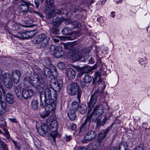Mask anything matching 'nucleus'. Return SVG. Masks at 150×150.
<instances>
[{"mask_svg": "<svg viewBox=\"0 0 150 150\" xmlns=\"http://www.w3.org/2000/svg\"><path fill=\"white\" fill-rule=\"evenodd\" d=\"M33 12H34V13L37 14L38 16H40L41 18H43V17H44V16H43L42 14H41L38 11H34Z\"/></svg>", "mask_w": 150, "mask_h": 150, "instance_id": "nucleus-49", "label": "nucleus"}, {"mask_svg": "<svg viewBox=\"0 0 150 150\" xmlns=\"http://www.w3.org/2000/svg\"><path fill=\"white\" fill-rule=\"evenodd\" d=\"M40 81L38 76L35 75L34 77L31 78L29 77L25 78L23 80V83L25 88H29L32 85L37 89H40L41 88L44 89V84L40 83Z\"/></svg>", "mask_w": 150, "mask_h": 150, "instance_id": "nucleus-3", "label": "nucleus"}, {"mask_svg": "<svg viewBox=\"0 0 150 150\" xmlns=\"http://www.w3.org/2000/svg\"><path fill=\"white\" fill-rule=\"evenodd\" d=\"M112 125L108 127L106 129L103 130L99 133L98 137V141L100 143L103 139L106 137L108 133L112 127Z\"/></svg>", "mask_w": 150, "mask_h": 150, "instance_id": "nucleus-15", "label": "nucleus"}, {"mask_svg": "<svg viewBox=\"0 0 150 150\" xmlns=\"http://www.w3.org/2000/svg\"><path fill=\"white\" fill-rule=\"evenodd\" d=\"M134 150H144V149L142 146H137L135 148Z\"/></svg>", "mask_w": 150, "mask_h": 150, "instance_id": "nucleus-54", "label": "nucleus"}, {"mask_svg": "<svg viewBox=\"0 0 150 150\" xmlns=\"http://www.w3.org/2000/svg\"><path fill=\"white\" fill-rule=\"evenodd\" d=\"M10 120L13 122L16 123L17 121L16 120V119L15 118H9Z\"/></svg>", "mask_w": 150, "mask_h": 150, "instance_id": "nucleus-57", "label": "nucleus"}, {"mask_svg": "<svg viewBox=\"0 0 150 150\" xmlns=\"http://www.w3.org/2000/svg\"><path fill=\"white\" fill-rule=\"evenodd\" d=\"M87 110V106L85 105H82L80 106L79 108V111L80 113L83 114L86 112Z\"/></svg>", "mask_w": 150, "mask_h": 150, "instance_id": "nucleus-34", "label": "nucleus"}, {"mask_svg": "<svg viewBox=\"0 0 150 150\" xmlns=\"http://www.w3.org/2000/svg\"><path fill=\"white\" fill-rule=\"evenodd\" d=\"M20 76L21 74L19 71L16 70L12 71L11 77L14 83L17 84L19 82Z\"/></svg>", "mask_w": 150, "mask_h": 150, "instance_id": "nucleus-17", "label": "nucleus"}, {"mask_svg": "<svg viewBox=\"0 0 150 150\" xmlns=\"http://www.w3.org/2000/svg\"><path fill=\"white\" fill-rule=\"evenodd\" d=\"M91 115H88L84 122L82 124L80 128L79 132H85L86 130L87 127H89L91 122Z\"/></svg>", "mask_w": 150, "mask_h": 150, "instance_id": "nucleus-14", "label": "nucleus"}, {"mask_svg": "<svg viewBox=\"0 0 150 150\" xmlns=\"http://www.w3.org/2000/svg\"><path fill=\"white\" fill-rule=\"evenodd\" d=\"M33 12H34V13L37 14L38 16H40L41 18H43V17H44V16H43L42 14H41L38 11H34Z\"/></svg>", "mask_w": 150, "mask_h": 150, "instance_id": "nucleus-50", "label": "nucleus"}, {"mask_svg": "<svg viewBox=\"0 0 150 150\" xmlns=\"http://www.w3.org/2000/svg\"><path fill=\"white\" fill-rule=\"evenodd\" d=\"M83 80L87 83H89L92 81V78L90 75L88 74H86L85 75Z\"/></svg>", "mask_w": 150, "mask_h": 150, "instance_id": "nucleus-33", "label": "nucleus"}, {"mask_svg": "<svg viewBox=\"0 0 150 150\" xmlns=\"http://www.w3.org/2000/svg\"><path fill=\"white\" fill-rule=\"evenodd\" d=\"M66 74L69 79H74L76 76V73L74 70L72 68H69L66 70Z\"/></svg>", "mask_w": 150, "mask_h": 150, "instance_id": "nucleus-19", "label": "nucleus"}, {"mask_svg": "<svg viewBox=\"0 0 150 150\" xmlns=\"http://www.w3.org/2000/svg\"><path fill=\"white\" fill-rule=\"evenodd\" d=\"M71 29L69 28H64L62 30V34L65 35H71L72 34Z\"/></svg>", "mask_w": 150, "mask_h": 150, "instance_id": "nucleus-28", "label": "nucleus"}, {"mask_svg": "<svg viewBox=\"0 0 150 150\" xmlns=\"http://www.w3.org/2000/svg\"><path fill=\"white\" fill-rule=\"evenodd\" d=\"M115 12L113 11H112L111 13V15L110 16L112 18H114L115 16V15L114 14Z\"/></svg>", "mask_w": 150, "mask_h": 150, "instance_id": "nucleus-60", "label": "nucleus"}, {"mask_svg": "<svg viewBox=\"0 0 150 150\" xmlns=\"http://www.w3.org/2000/svg\"><path fill=\"white\" fill-rule=\"evenodd\" d=\"M36 30H33L27 31L28 38H32L37 33Z\"/></svg>", "mask_w": 150, "mask_h": 150, "instance_id": "nucleus-39", "label": "nucleus"}, {"mask_svg": "<svg viewBox=\"0 0 150 150\" xmlns=\"http://www.w3.org/2000/svg\"><path fill=\"white\" fill-rule=\"evenodd\" d=\"M72 45L71 43H67L64 45V47L65 49L70 50L72 49V48H71Z\"/></svg>", "mask_w": 150, "mask_h": 150, "instance_id": "nucleus-46", "label": "nucleus"}, {"mask_svg": "<svg viewBox=\"0 0 150 150\" xmlns=\"http://www.w3.org/2000/svg\"><path fill=\"white\" fill-rule=\"evenodd\" d=\"M90 52V50L86 48L81 51V53L77 50H71L69 53L70 57L75 61L81 60L82 58L87 56Z\"/></svg>", "mask_w": 150, "mask_h": 150, "instance_id": "nucleus-5", "label": "nucleus"}, {"mask_svg": "<svg viewBox=\"0 0 150 150\" xmlns=\"http://www.w3.org/2000/svg\"><path fill=\"white\" fill-rule=\"evenodd\" d=\"M50 126V136L52 138L54 141H55L56 137L59 135L58 132L57 127L58 124L57 121L56 120H52L49 125Z\"/></svg>", "mask_w": 150, "mask_h": 150, "instance_id": "nucleus-9", "label": "nucleus"}, {"mask_svg": "<svg viewBox=\"0 0 150 150\" xmlns=\"http://www.w3.org/2000/svg\"><path fill=\"white\" fill-rule=\"evenodd\" d=\"M80 150H87V149L84 147H81Z\"/></svg>", "mask_w": 150, "mask_h": 150, "instance_id": "nucleus-64", "label": "nucleus"}, {"mask_svg": "<svg viewBox=\"0 0 150 150\" xmlns=\"http://www.w3.org/2000/svg\"><path fill=\"white\" fill-rule=\"evenodd\" d=\"M71 129L73 130H75L76 129V125H73L71 126Z\"/></svg>", "mask_w": 150, "mask_h": 150, "instance_id": "nucleus-55", "label": "nucleus"}, {"mask_svg": "<svg viewBox=\"0 0 150 150\" xmlns=\"http://www.w3.org/2000/svg\"><path fill=\"white\" fill-rule=\"evenodd\" d=\"M122 3V0H119L118 1H117L116 2V4H118L119 3Z\"/></svg>", "mask_w": 150, "mask_h": 150, "instance_id": "nucleus-62", "label": "nucleus"}, {"mask_svg": "<svg viewBox=\"0 0 150 150\" xmlns=\"http://www.w3.org/2000/svg\"><path fill=\"white\" fill-rule=\"evenodd\" d=\"M51 74L52 76L54 77H56L58 75V73L56 70V68L54 67L53 65H51L50 66Z\"/></svg>", "mask_w": 150, "mask_h": 150, "instance_id": "nucleus-29", "label": "nucleus"}, {"mask_svg": "<svg viewBox=\"0 0 150 150\" xmlns=\"http://www.w3.org/2000/svg\"><path fill=\"white\" fill-rule=\"evenodd\" d=\"M13 36L14 38H18L19 39H20L21 36H18L16 35H13Z\"/></svg>", "mask_w": 150, "mask_h": 150, "instance_id": "nucleus-61", "label": "nucleus"}, {"mask_svg": "<svg viewBox=\"0 0 150 150\" xmlns=\"http://www.w3.org/2000/svg\"><path fill=\"white\" fill-rule=\"evenodd\" d=\"M79 102H77L75 101H74L72 102L71 107L70 109L71 110H74V111H76L79 108V103H80V101Z\"/></svg>", "mask_w": 150, "mask_h": 150, "instance_id": "nucleus-27", "label": "nucleus"}, {"mask_svg": "<svg viewBox=\"0 0 150 150\" xmlns=\"http://www.w3.org/2000/svg\"><path fill=\"white\" fill-rule=\"evenodd\" d=\"M6 99L7 102L9 104H12L14 103V98L12 94L11 93H8L6 94Z\"/></svg>", "mask_w": 150, "mask_h": 150, "instance_id": "nucleus-23", "label": "nucleus"}, {"mask_svg": "<svg viewBox=\"0 0 150 150\" xmlns=\"http://www.w3.org/2000/svg\"><path fill=\"white\" fill-rule=\"evenodd\" d=\"M49 37L42 33L35 37L33 40V43L35 44H40L41 48H44L48 45Z\"/></svg>", "mask_w": 150, "mask_h": 150, "instance_id": "nucleus-4", "label": "nucleus"}, {"mask_svg": "<svg viewBox=\"0 0 150 150\" xmlns=\"http://www.w3.org/2000/svg\"><path fill=\"white\" fill-rule=\"evenodd\" d=\"M4 130L5 132V133H4V134H3L7 138H8L9 137V134L8 133V130L6 129H4Z\"/></svg>", "mask_w": 150, "mask_h": 150, "instance_id": "nucleus-48", "label": "nucleus"}, {"mask_svg": "<svg viewBox=\"0 0 150 150\" xmlns=\"http://www.w3.org/2000/svg\"><path fill=\"white\" fill-rule=\"evenodd\" d=\"M110 150H117V149L115 147H113L111 148Z\"/></svg>", "mask_w": 150, "mask_h": 150, "instance_id": "nucleus-63", "label": "nucleus"}, {"mask_svg": "<svg viewBox=\"0 0 150 150\" xmlns=\"http://www.w3.org/2000/svg\"><path fill=\"white\" fill-rule=\"evenodd\" d=\"M57 27L53 26L51 29V31L52 33L54 34H57L58 32H59V30L57 28Z\"/></svg>", "mask_w": 150, "mask_h": 150, "instance_id": "nucleus-43", "label": "nucleus"}, {"mask_svg": "<svg viewBox=\"0 0 150 150\" xmlns=\"http://www.w3.org/2000/svg\"><path fill=\"white\" fill-rule=\"evenodd\" d=\"M61 21L60 18L58 17H56L53 20L52 25L54 26L57 27L60 24Z\"/></svg>", "mask_w": 150, "mask_h": 150, "instance_id": "nucleus-32", "label": "nucleus"}, {"mask_svg": "<svg viewBox=\"0 0 150 150\" xmlns=\"http://www.w3.org/2000/svg\"><path fill=\"white\" fill-rule=\"evenodd\" d=\"M50 124H45L44 123H41L40 126L38 127L37 124L36 127L38 133L42 136H45L46 135V133L50 131Z\"/></svg>", "mask_w": 150, "mask_h": 150, "instance_id": "nucleus-11", "label": "nucleus"}, {"mask_svg": "<svg viewBox=\"0 0 150 150\" xmlns=\"http://www.w3.org/2000/svg\"><path fill=\"white\" fill-rule=\"evenodd\" d=\"M96 136V133L94 131L90 130L86 133L81 142L83 143H86L88 141L94 139Z\"/></svg>", "mask_w": 150, "mask_h": 150, "instance_id": "nucleus-12", "label": "nucleus"}, {"mask_svg": "<svg viewBox=\"0 0 150 150\" xmlns=\"http://www.w3.org/2000/svg\"><path fill=\"white\" fill-rule=\"evenodd\" d=\"M66 139L67 141H69L71 139V136L69 135L68 136H66Z\"/></svg>", "mask_w": 150, "mask_h": 150, "instance_id": "nucleus-56", "label": "nucleus"}, {"mask_svg": "<svg viewBox=\"0 0 150 150\" xmlns=\"http://www.w3.org/2000/svg\"><path fill=\"white\" fill-rule=\"evenodd\" d=\"M80 72L79 74V75L81 76H82L83 73L84 71V68L83 67H78L76 68Z\"/></svg>", "mask_w": 150, "mask_h": 150, "instance_id": "nucleus-42", "label": "nucleus"}, {"mask_svg": "<svg viewBox=\"0 0 150 150\" xmlns=\"http://www.w3.org/2000/svg\"><path fill=\"white\" fill-rule=\"evenodd\" d=\"M69 118L71 121L74 120L76 117L75 111L70 110L67 114Z\"/></svg>", "mask_w": 150, "mask_h": 150, "instance_id": "nucleus-26", "label": "nucleus"}, {"mask_svg": "<svg viewBox=\"0 0 150 150\" xmlns=\"http://www.w3.org/2000/svg\"><path fill=\"white\" fill-rule=\"evenodd\" d=\"M12 141L13 144L15 145V147L18 149H20V145L19 143L17 142L16 141L14 140H12Z\"/></svg>", "mask_w": 150, "mask_h": 150, "instance_id": "nucleus-45", "label": "nucleus"}, {"mask_svg": "<svg viewBox=\"0 0 150 150\" xmlns=\"http://www.w3.org/2000/svg\"><path fill=\"white\" fill-rule=\"evenodd\" d=\"M19 23H17L16 22H13L12 25H13L12 29L13 30L17 31L18 30H20L21 28L19 26H21L20 25Z\"/></svg>", "mask_w": 150, "mask_h": 150, "instance_id": "nucleus-36", "label": "nucleus"}, {"mask_svg": "<svg viewBox=\"0 0 150 150\" xmlns=\"http://www.w3.org/2000/svg\"><path fill=\"white\" fill-rule=\"evenodd\" d=\"M101 81V79L100 78L99 72H95L94 74V77L93 78V83L97 84L98 83L99 84V83Z\"/></svg>", "mask_w": 150, "mask_h": 150, "instance_id": "nucleus-22", "label": "nucleus"}, {"mask_svg": "<svg viewBox=\"0 0 150 150\" xmlns=\"http://www.w3.org/2000/svg\"><path fill=\"white\" fill-rule=\"evenodd\" d=\"M67 89L69 94L71 95H74L77 93L78 101L80 102L82 91L77 83H72L69 84L67 86Z\"/></svg>", "mask_w": 150, "mask_h": 150, "instance_id": "nucleus-6", "label": "nucleus"}, {"mask_svg": "<svg viewBox=\"0 0 150 150\" xmlns=\"http://www.w3.org/2000/svg\"><path fill=\"white\" fill-rule=\"evenodd\" d=\"M45 2L46 3V6L49 8V9H47L46 11V13L48 11H54V7L53 6V4L54 3V0H45Z\"/></svg>", "mask_w": 150, "mask_h": 150, "instance_id": "nucleus-21", "label": "nucleus"}, {"mask_svg": "<svg viewBox=\"0 0 150 150\" xmlns=\"http://www.w3.org/2000/svg\"><path fill=\"white\" fill-rule=\"evenodd\" d=\"M89 62L90 63L92 64L94 63L93 59L92 57H91L90 59L89 60Z\"/></svg>", "mask_w": 150, "mask_h": 150, "instance_id": "nucleus-59", "label": "nucleus"}, {"mask_svg": "<svg viewBox=\"0 0 150 150\" xmlns=\"http://www.w3.org/2000/svg\"><path fill=\"white\" fill-rule=\"evenodd\" d=\"M33 21L31 19H28L25 21L26 25H23L19 24L20 26L22 27L26 28H30L32 27V24L33 23Z\"/></svg>", "mask_w": 150, "mask_h": 150, "instance_id": "nucleus-25", "label": "nucleus"}, {"mask_svg": "<svg viewBox=\"0 0 150 150\" xmlns=\"http://www.w3.org/2000/svg\"><path fill=\"white\" fill-rule=\"evenodd\" d=\"M103 93V91L99 90H96L93 94L91 95L90 101L88 103V114L87 115V117L88 115H91V118L92 117L93 122L97 123V125L100 121L101 119V116L103 112L102 106L100 104L97 105L94 109L93 112L91 114H89V113L91 112V108L94 107L98 100L100 101V99H101Z\"/></svg>", "mask_w": 150, "mask_h": 150, "instance_id": "nucleus-2", "label": "nucleus"}, {"mask_svg": "<svg viewBox=\"0 0 150 150\" xmlns=\"http://www.w3.org/2000/svg\"><path fill=\"white\" fill-rule=\"evenodd\" d=\"M43 63L45 66H47L46 67H50L51 65H52L51 64V62L50 60L47 58H46L45 60H43Z\"/></svg>", "mask_w": 150, "mask_h": 150, "instance_id": "nucleus-38", "label": "nucleus"}, {"mask_svg": "<svg viewBox=\"0 0 150 150\" xmlns=\"http://www.w3.org/2000/svg\"><path fill=\"white\" fill-rule=\"evenodd\" d=\"M1 94H0V105L1 109L3 110H5L6 107V103L5 100H2Z\"/></svg>", "mask_w": 150, "mask_h": 150, "instance_id": "nucleus-35", "label": "nucleus"}, {"mask_svg": "<svg viewBox=\"0 0 150 150\" xmlns=\"http://www.w3.org/2000/svg\"><path fill=\"white\" fill-rule=\"evenodd\" d=\"M31 108L34 110H36L38 109V101L35 100H33L31 103Z\"/></svg>", "mask_w": 150, "mask_h": 150, "instance_id": "nucleus-30", "label": "nucleus"}, {"mask_svg": "<svg viewBox=\"0 0 150 150\" xmlns=\"http://www.w3.org/2000/svg\"><path fill=\"white\" fill-rule=\"evenodd\" d=\"M129 144L126 141H123L121 142L119 145V150H127Z\"/></svg>", "mask_w": 150, "mask_h": 150, "instance_id": "nucleus-24", "label": "nucleus"}, {"mask_svg": "<svg viewBox=\"0 0 150 150\" xmlns=\"http://www.w3.org/2000/svg\"><path fill=\"white\" fill-rule=\"evenodd\" d=\"M58 68L61 70H64L66 67V66L64 63L62 62H60L57 65Z\"/></svg>", "mask_w": 150, "mask_h": 150, "instance_id": "nucleus-41", "label": "nucleus"}, {"mask_svg": "<svg viewBox=\"0 0 150 150\" xmlns=\"http://www.w3.org/2000/svg\"><path fill=\"white\" fill-rule=\"evenodd\" d=\"M139 62L142 65L146 64L148 62V61L145 57L140 58Z\"/></svg>", "mask_w": 150, "mask_h": 150, "instance_id": "nucleus-40", "label": "nucleus"}, {"mask_svg": "<svg viewBox=\"0 0 150 150\" xmlns=\"http://www.w3.org/2000/svg\"><path fill=\"white\" fill-rule=\"evenodd\" d=\"M21 37L20 39H28L27 31H23L19 33Z\"/></svg>", "mask_w": 150, "mask_h": 150, "instance_id": "nucleus-37", "label": "nucleus"}, {"mask_svg": "<svg viewBox=\"0 0 150 150\" xmlns=\"http://www.w3.org/2000/svg\"><path fill=\"white\" fill-rule=\"evenodd\" d=\"M22 90L21 89L18 88H17L15 90L17 97L20 100H21L22 96H23V91H22Z\"/></svg>", "mask_w": 150, "mask_h": 150, "instance_id": "nucleus-31", "label": "nucleus"}, {"mask_svg": "<svg viewBox=\"0 0 150 150\" xmlns=\"http://www.w3.org/2000/svg\"><path fill=\"white\" fill-rule=\"evenodd\" d=\"M34 3L36 8H38L40 4V3L37 0H35L34 1Z\"/></svg>", "mask_w": 150, "mask_h": 150, "instance_id": "nucleus-52", "label": "nucleus"}, {"mask_svg": "<svg viewBox=\"0 0 150 150\" xmlns=\"http://www.w3.org/2000/svg\"><path fill=\"white\" fill-rule=\"evenodd\" d=\"M69 7H64L63 8L59 9H55L54 11H48L47 12L46 17L49 18H51L52 16L56 14H64L67 16L69 12Z\"/></svg>", "mask_w": 150, "mask_h": 150, "instance_id": "nucleus-8", "label": "nucleus"}, {"mask_svg": "<svg viewBox=\"0 0 150 150\" xmlns=\"http://www.w3.org/2000/svg\"><path fill=\"white\" fill-rule=\"evenodd\" d=\"M50 70L51 69L50 67L48 68V67H45V66L42 72H41V70L39 69L38 74L36 75H38L39 76L40 81V83L43 84L42 82L43 79L47 76H49L51 74Z\"/></svg>", "mask_w": 150, "mask_h": 150, "instance_id": "nucleus-10", "label": "nucleus"}, {"mask_svg": "<svg viewBox=\"0 0 150 150\" xmlns=\"http://www.w3.org/2000/svg\"><path fill=\"white\" fill-rule=\"evenodd\" d=\"M27 5L28 6V7L29 8H29L30 6H31L32 7H34V5L33 4L30 3L29 2L27 1Z\"/></svg>", "mask_w": 150, "mask_h": 150, "instance_id": "nucleus-58", "label": "nucleus"}, {"mask_svg": "<svg viewBox=\"0 0 150 150\" xmlns=\"http://www.w3.org/2000/svg\"><path fill=\"white\" fill-rule=\"evenodd\" d=\"M50 85L51 88H49L47 85L44 84V89L42 88L45 91H42L40 94V105L42 108L45 107L46 114L45 117L48 115L51 111H54L55 108V104L54 100L51 98V90L53 89L57 92H59L63 85L62 80H57L52 79L50 81Z\"/></svg>", "mask_w": 150, "mask_h": 150, "instance_id": "nucleus-1", "label": "nucleus"}, {"mask_svg": "<svg viewBox=\"0 0 150 150\" xmlns=\"http://www.w3.org/2000/svg\"><path fill=\"white\" fill-rule=\"evenodd\" d=\"M86 83H87L84 81V80H83V81L81 82V85L82 87H85L86 86Z\"/></svg>", "mask_w": 150, "mask_h": 150, "instance_id": "nucleus-51", "label": "nucleus"}, {"mask_svg": "<svg viewBox=\"0 0 150 150\" xmlns=\"http://www.w3.org/2000/svg\"><path fill=\"white\" fill-rule=\"evenodd\" d=\"M107 120V117L106 116H105L102 120L101 122H99L98 125L100 126L103 125L105 124Z\"/></svg>", "mask_w": 150, "mask_h": 150, "instance_id": "nucleus-44", "label": "nucleus"}, {"mask_svg": "<svg viewBox=\"0 0 150 150\" xmlns=\"http://www.w3.org/2000/svg\"><path fill=\"white\" fill-rule=\"evenodd\" d=\"M23 3L21 4L19 6L20 10L22 12L24 13H27L28 12H31V11L28 7L27 4V1H23Z\"/></svg>", "mask_w": 150, "mask_h": 150, "instance_id": "nucleus-18", "label": "nucleus"}, {"mask_svg": "<svg viewBox=\"0 0 150 150\" xmlns=\"http://www.w3.org/2000/svg\"><path fill=\"white\" fill-rule=\"evenodd\" d=\"M23 97L25 99L30 98L33 95V91L30 88H25L23 90Z\"/></svg>", "mask_w": 150, "mask_h": 150, "instance_id": "nucleus-16", "label": "nucleus"}, {"mask_svg": "<svg viewBox=\"0 0 150 150\" xmlns=\"http://www.w3.org/2000/svg\"><path fill=\"white\" fill-rule=\"evenodd\" d=\"M98 21L100 23H102L104 22L103 18L102 17H100L99 18H97Z\"/></svg>", "mask_w": 150, "mask_h": 150, "instance_id": "nucleus-53", "label": "nucleus"}, {"mask_svg": "<svg viewBox=\"0 0 150 150\" xmlns=\"http://www.w3.org/2000/svg\"><path fill=\"white\" fill-rule=\"evenodd\" d=\"M3 79L6 86L8 88H11L12 86V83L11 75L9 73H5L3 75Z\"/></svg>", "mask_w": 150, "mask_h": 150, "instance_id": "nucleus-13", "label": "nucleus"}, {"mask_svg": "<svg viewBox=\"0 0 150 150\" xmlns=\"http://www.w3.org/2000/svg\"><path fill=\"white\" fill-rule=\"evenodd\" d=\"M78 10L77 8H75L74 9H73L72 8H71L69 10V12H70L71 14H72V13H75Z\"/></svg>", "mask_w": 150, "mask_h": 150, "instance_id": "nucleus-47", "label": "nucleus"}, {"mask_svg": "<svg viewBox=\"0 0 150 150\" xmlns=\"http://www.w3.org/2000/svg\"><path fill=\"white\" fill-rule=\"evenodd\" d=\"M65 23L66 24H71L73 28H79L81 26L80 23L77 21L70 22L69 19H66Z\"/></svg>", "mask_w": 150, "mask_h": 150, "instance_id": "nucleus-20", "label": "nucleus"}, {"mask_svg": "<svg viewBox=\"0 0 150 150\" xmlns=\"http://www.w3.org/2000/svg\"><path fill=\"white\" fill-rule=\"evenodd\" d=\"M49 51L53 52V55L56 58H60L62 57L64 54V52L62 50L61 46H55L53 45H50Z\"/></svg>", "mask_w": 150, "mask_h": 150, "instance_id": "nucleus-7", "label": "nucleus"}]
</instances>
